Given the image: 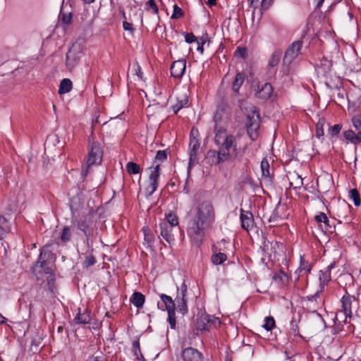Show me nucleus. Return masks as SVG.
<instances>
[{"label":"nucleus","mask_w":361,"mask_h":361,"mask_svg":"<svg viewBox=\"0 0 361 361\" xmlns=\"http://www.w3.org/2000/svg\"><path fill=\"white\" fill-rule=\"evenodd\" d=\"M187 286L185 283L182 284L180 293H178L175 302V310L183 315L188 313V299L186 298Z\"/></svg>","instance_id":"obj_7"},{"label":"nucleus","mask_w":361,"mask_h":361,"mask_svg":"<svg viewBox=\"0 0 361 361\" xmlns=\"http://www.w3.org/2000/svg\"><path fill=\"white\" fill-rule=\"evenodd\" d=\"M352 315H347L343 310H338L334 318L335 323L341 324L342 323H347L348 319H350Z\"/></svg>","instance_id":"obj_33"},{"label":"nucleus","mask_w":361,"mask_h":361,"mask_svg":"<svg viewBox=\"0 0 361 361\" xmlns=\"http://www.w3.org/2000/svg\"><path fill=\"white\" fill-rule=\"evenodd\" d=\"M132 350L136 359L140 360L143 358V355H142L140 350V342L138 340H135L133 342Z\"/></svg>","instance_id":"obj_43"},{"label":"nucleus","mask_w":361,"mask_h":361,"mask_svg":"<svg viewBox=\"0 0 361 361\" xmlns=\"http://www.w3.org/2000/svg\"><path fill=\"white\" fill-rule=\"evenodd\" d=\"M221 120V114L219 112H216L214 116V121L215 122V127L216 126V125L218 126H221L219 122Z\"/></svg>","instance_id":"obj_62"},{"label":"nucleus","mask_w":361,"mask_h":361,"mask_svg":"<svg viewBox=\"0 0 361 361\" xmlns=\"http://www.w3.org/2000/svg\"><path fill=\"white\" fill-rule=\"evenodd\" d=\"M88 149L86 163L82 166L81 175L82 177L87 175L91 166L100 164L103 157L104 152L101 144L92 141L90 137L89 138Z\"/></svg>","instance_id":"obj_3"},{"label":"nucleus","mask_w":361,"mask_h":361,"mask_svg":"<svg viewBox=\"0 0 361 361\" xmlns=\"http://www.w3.org/2000/svg\"><path fill=\"white\" fill-rule=\"evenodd\" d=\"M183 16V12L182 11V9L177 4H174L173 12L171 16V18L178 19V18H180V17H182Z\"/></svg>","instance_id":"obj_51"},{"label":"nucleus","mask_w":361,"mask_h":361,"mask_svg":"<svg viewBox=\"0 0 361 361\" xmlns=\"http://www.w3.org/2000/svg\"><path fill=\"white\" fill-rule=\"evenodd\" d=\"M123 27L125 30H128V31L130 32L131 33H133L134 31L133 24L130 23H128L127 21L123 22Z\"/></svg>","instance_id":"obj_59"},{"label":"nucleus","mask_w":361,"mask_h":361,"mask_svg":"<svg viewBox=\"0 0 361 361\" xmlns=\"http://www.w3.org/2000/svg\"><path fill=\"white\" fill-rule=\"evenodd\" d=\"M85 236V243L89 248H92L94 243V228L83 232Z\"/></svg>","instance_id":"obj_45"},{"label":"nucleus","mask_w":361,"mask_h":361,"mask_svg":"<svg viewBox=\"0 0 361 361\" xmlns=\"http://www.w3.org/2000/svg\"><path fill=\"white\" fill-rule=\"evenodd\" d=\"M188 106V98L186 94L177 97L176 103L172 106V109L176 114L181 109Z\"/></svg>","instance_id":"obj_22"},{"label":"nucleus","mask_w":361,"mask_h":361,"mask_svg":"<svg viewBox=\"0 0 361 361\" xmlns=\"http://www.w3.org/2000/svg\"><path fill=\"white\" fill-rule=\"evenodd\" d=\"M11 231V226L8 220L3 216H0V242L3 245L4 238Z\"/></svg>","instance_id":"obj_23"},{"label":"nucleus","mask_w":361,"mask_h":361,"mask_svg":"<svg viewBox=\"0 0 361 361\" xmlns=\"http://www.w3.org/2000/svg\"><path fill=\"white\" fill-rule=\"evenodd\" d=\"M167 158V154L165 150H159L157 152L156 157H155V161H164Z\"/></svg>","instance_id":"obj_54"},{"label":"nucleus","mask_w":361,"mask_h":361,"mask_svg":"<svg viewBox=\"0 0 361 361\" xmlns=\"http://www.w3.org/2000/svg\"><path fill=\"white\" fill-rule=\"evenodd\" d=\"M93 224L94 221L91 216H85L80 218V219L77 221L76 226L78 230L81 231L83 233L94 228Z\"/></svg>","instance_id":"obj_19"},{"label":"nucleus","mask_w":361,"mask_h":361,"mask_svg":"<svg viewBox=\"0 0 361 361\" xmlns=\"http://www.w3.org/2000/svg\"><path fill=\"white\" fill-rule=\"evenodd\" d=\"M160 166L156 164L155 166L150 168V173L149 176V183L147 186V191L149 195H152L157 189L159 183L158 180L160 176Z\"/></svg>","instance_id":"obj_9"},{"label":"nucleus","mask_w":361,"mask_h":361,"mask_svg":"<svg viewBox=\"0 0 361 361\" xmlns=\"http://www.w3.org/2000/svg\"><path fill=\"white\" fill-rule=\"evenodd\" d=\"M312 270V264L309 263L307 261H305L303 257H300V264L298 269L296 271L298 272L304 271L305 274H308L310 273Z\"/></svg>","instance_id":"obj_36"},{"label":"nucleus","mask_w":361,"mask_h":361,"mask_svg":"<svg viewBox=\"0 0 361 361\" xmlns=\"http://www.w3.org/2000/svg\"><path fill=\"white\" fill-rule=\"evenodd\" d=\"M145 10L154 14H158L159 8L155 0H149L145 4Z\"/></svg>","instance_id":"obj_46"},{"label":"nucleus","mask_w":361,"mask_h":361,"mask_svg":"<svg viewBox=\"0 0 361 361\" xmlns=\"http://www.w3.org/2000/svg\"><path fill=\"white\" fill-rule=\"evenodd\" d=\"M267 331H271L275 327V320L273 317H267L264 319L262 326Z\"/></svg>","instance_id":"obj_48"},{"label":"nucleus","mask_w":361,"mask_h":361,"mask_svg":"<svg viewBox=\"0 0 361 361\" xmlns=\"http://www.w3.org/2000/svg\"><path fill=\"white\" fill-rule=\"evenodd\" d=\"M245 74L243 72H238L232 82V90L238 94L240 87L244 83Z\"/></svg>","instance_id":"obj_21"},{"label":"nucleus","mask_w":361,"mask_h":361,"mask_svg":"<svg viewBox=\"0 0 361 361\" xmlns=\"http://www.w3.org/2000/svg\"><path fill=\"white\" fill-rule=\"evenodd\" d=\"M186 61L180 59L173 62L171 66V74L173 77L180 78L185 71Z\"/></svg>","instance_id":"obj_13"},{"label":"nucleus","mask_w":361,"mask_h":361,"mask_svg":"<svg viewBox=\"0 0 361 361\" xmlns=\"http://www.w3.org/2000/svg\"><path fill=\"white\" fill-rule=\"evenodd\" d=\"M159 226L161 229V235L163 238L169 243L174 241L175 238L173 231L178 228L171 226H168L166 224L161 223L159 224Z\"/></svg>","instance_id":"obj_18"},{"label":"nucleus","mask_w":361,"mask_h":361,"mask_svg":"<svg viewBox=\"0 0 361 361\" xmlns=\"http://www.w3.org/2000/svg\"><path fill=\"white\" fill-rule=\"evenodd\" d=\"M247 134L252 140H255L259 135L258 130L260 126V116L255 109L247 116Z\"/></svg>","instance_id":"obj_4"},{"label":"nucleus","mask_w":361,"mask_h":361,"mask_svg":"<svg viewBox=\"0 0 361 361\" xmlns=\"http://www.w3.org/2000/svg\"><path fill=\"white\" fill-rule=\"evenodd\" d=\"M281 53L279 51L273 53L269 60V66L272 68L276 66L281 60Z\"/></svg>","instance_id":"obj_44"},{"label":"nucleus","mask_w":361,"mask_h":361,"mask_svg":"<svg viewBox=\"0 0 361 361\" xmlns=\"http://www.w3.org/2000/svg\"><path fill=\"white\" fill-rule=\"evenodd\" d=\"M185 40L187 43H192L197 40L196 37L192 33H187L185 35Z\"/></svg>","instance_id":"obj_56"},{"label":"nucleus","mask_w":361,"mask_h":361,"mask_svg":"<svg viewBox=\"0 0 361 361\" xmlns=\"http://www.w3.org/2000/svg\"><path fill=\"white\" fill-rule=\"evenodd\" d=\"M181 357L183 361H202V355L196 348L188 347L183 350Z\"/></svg>","instance_id":"obj_11"},{"label":"nucleus","mask_w":361,"mask_h":361,"mask_svg":"<svg viewBox=\"0 0 361 361\" xmlns=\"http://www.w3.org/2000/svg\"><path fill=\"white\" fill-rule=\"evenodd\" d=\"M215 219V212L210 201L199 203L192 211L188 224V233L198 245L205 235V230L211 226Z\"/></svg>","instance_id":"obj_1"},{"label":"nucleus","mask_w":361,"mask_h":361,"mask_svg":"<svg viewBox=\"0 0 361 361\" xmlns=\"http://www.w3.org/2000/svg\"><path fill=\"white\" fill-rule=\"evenodd\" d=\"M272 93V85L269 82H266L261 87V88H259V91L256 93V95L259 99L267 100L271 97Z\"/></svg>","instance_id":"obj_20"},{"label":"nucleus","mask_w":361,"mask_h":361,"mask_svg":"<svg viewBox=\"0 0 361 361\" xmlns=\"http://www.w3.org/2000/svg\"><path fill=\"white\" fill-rule=\"evenodd\" d=\"M214 134V142L218 146V150H209L207 152L208 157L212 158V163L219 165L235 159L238 154L236 137L227 133L224 126L216 125Z\"/></svg>","instance_id":"obj_2"},{"label":"nucleus","mask_w":361,"mask_h":361,"mask_svg":"<svg viewBox=\"0 0 361 361\" xmlns=\"http://www.w3.org/2000/svg\"><path fill=\"white\" fill-rule=\"evenodd\" d=\"M235 55L238 57L245 58L247 55V50L243 47H238L235 51Z\"/></svg>","instance_id":"obj_55"},{"label":"nucleus","mask_w":361,"mask_h":361,"mask_svg":"<svg viewBox=\"0 0 361 361\" xmlns=\"http://www.w3.org/2000/svg\"><path fill=\"white\" fill-rule=\"evenodd\" d=\"M47 286L50 290V292L55 295L56 293V279H55V274L53 271L51 274H47Z\"/></svg>","instance_id":"obj_34"},{"label":"nucleus","mask_w":361,"mask_h":361,"mask_svg":"<svg viewBox=\"0 0 361 361\" xmlns=\"http://www.w3.org/2000/svg\"><path fill=\"white\" fill-rule=\"evenodd\" d=\"M349 198L353 202L356 207L360 205L361 200L358 190L356 188L351 189L349 191Z\"/></svg>","instance_id":"obj_39"},{"label":"nucleus","mask_w":361,"mask_h":361,"mask_svg":"<svg viewBox=\"0 0 361 361\" xmlns=\"http://www.w3.org/2000/svg\"><path fill=\"white\" fill-rule=\"evenodd\" d=\"M93 249L90 248V253L85 257V259L83 262V267L85 268H89L90 267L93 266L96 263V259L92 254Z\"/></svg>","instance_id":"obj_42"},{"label":"nucleus","mask_w":361,"mask_h":361,"mask_svg":"<svg viewBox=\"0 0 361 361\" xmlns=\"http://www.w3.org/2000/svg\"><path fill=\"white\" fill-rule=\"evenodd\" d=\"M126 171H128V173L130 175L137 174L141 171L140 166L137 164L133 162V161L128 162L126 164Z\"/></svg>","instance_id":"obj_41"},{"label":"nucleus","mask_w":361,"mask_h":361,"mask_svg":"<svg viewBox=\"0 0 361 361\" xmlns=\"http://www.w3.org/2000/svg\"><path fill=\"white\" fill-rule=\"evenodd\" d=\"M168 322L171 328L174 329L176 324L175 311L168 312Z\"/></svg>","instance_id":"obj_53"},{"label":"nucleus","mask_w":361,"mask_h":361,"mask_svg":"<svg viewBox=\"0 0 361 361\" xmlns=\"http://www.w3.org/2000/svg\"><path fill=\"white\" fill-rule=\"evenodd\" d=\"M341 129H342V126L341 124H335L334 126L329 127V134L331 137L336 136L340 133Z\"/></svg>","instance_id":"obj_50"},{"label":"nucleus","mask_w":361,"mask_h":361,"mask_svg":"<svg viewBox=\"0 0 361 361\" xmlns=\"http://www.w3.org/2000/svg\"><path fill=\"white\" fill-rule=\"evenodd\" d=\"M314 219L318 223H324L325 230L329 231V228H331L329 224V221L327 216L324 213L320 212L319 214L315 216Z\"/></svg>","instance_id":"obj_40"},{"label":"nucleus","mask_w":361,"mask_h":361,"mask_svg":"<svg viewBox=\"0 0 361 361\" xmlns=\"http://www.w3.org/2000/svg\"><path fill=\"white\" fill-rule=\"evenodd\" d=\"M72 82L70 79H63L59 85V94H63L69 92L72 89Z\"/></svg>","instance_id":"obj_30"},{"label":"nucleus","mask_w":361,"mask_h":361,"mask_svg":"<svg viewBox=\"0 0 361 361\" xmlns=\"http://www.w3.org/2000/svg\"><path fill=\"white\" fill-rule=\"evenodd\" d=\"M130 302L137 308H142L145 302V296L140 292H135L131 295Z\"/></svg>","instance_id":"obj_24"},{"label":"nucleus","mask_w":361,"mask_h":361,"mask_svg":"<svg viewBox=\"0 0 361 361\" xmlns=\"http://www.w3.org/2000/svg\"><path fill=\"white\" fill-rule=\"evenodd\" d=\"M322 293V291L318 290L314 295L302 298L303 305L309 312H315L323 304L324 301L321 298Z\"/></svg>","instance_id":"obj_6"},{"label":"nucleus","mask_w":361,"mask_h":361,"mask_svg":"<svg viewBox=\"0 0 361 361\" xmlns=\"http://www.w3.org/2000/svg\"><path fill=\"white\" fill-rule=\"evenodd\" d=\"M274 0H262V8L264 10L268 9L272 4Z\"/></svg>","instance_id":"obj_60"},{"label":"nucleus","mask_w":361,"mask_h":361,"mask_svg":"<svg viewBox=\"0 0 361 361\" xmlns=\"http://www.w3.org/2000/svg\"><path fill=\"white\" fill-rule=\"evenodd\" d=\"M61 20L65 25H70L72 22V14L71 13H63L61 15Z\"/></svg>","instance_id":"obj_52"},{"label":"nucleus","mask_w":361,"mask_h":361,"mask_svg":"<svg viewBox=\"0 0 361 361\" xmlns=\"http://www.w3.org/2000/svg\"><path fill=\"white\" fill-rule=\"evenodd\" d=\"M273 279L276 283L281 285H286L289 281V276L282 270L276 272L273 276Z\"/></svg>","instance_id":"obj_27"},{"label":"nucleus","mask_w":361,"mask_h":361,"mask_svg":"<svg viewBox=\"0 0 361 361\" xmlns=\"http://www.w3.org/2000/svg\"><path fill=\"white\" fill-rule=\"evenodd\" d=\"M261 170L262 176L264 178H270V168L269 164L267 158H264L261 161Z\"/></svg>","instance_id":"obj_38"},{"label":"nucleus","mask_w":361,"mask_h":361,"mask_svg":"<svg viewBox=\"0 0 361 361\" xmlns=\"http://www.w3.org/2000/svg\"><path fill=\"white\" fill-rule=\"evenodd\" d=\"M240 221L242 228L247 231L254 226L253 215L250 211L240 209Z\"/></svg>","instance_id":"obj_14"},{"label":"nucleus","mask_w":361,"mask_h":361,"mask_svg":"<svg viewBox=\"0 0 361 361\" xmlns=\"http://www.w3.org/2000/svg\"><path fill=\"white\" fill-rule=\"evenodd\" d=\"M303 185L302 178L301 176L297 173H293L290 176V185L293 188V189H300Z\"/></svg>","instance_id":"obj_31"},{"label":"nucleus","mask_w":361,"mask_h":361,"mask_svg":"<svg viewBox=\"0 0 361 361\" xmlns=\"http://www.w3.org/2000/svg\"><path fill=\"white\" fill-rule=\"evenodd\" d=\"M87 361H106V360L104 358L102 353H99V355H94L89 357Z\"/></svg>","instance_id":"obj_57"},{"label":"nucleus","mask_w":361,"mask_h":361,"mask_svg":"<svg viewBox=\"0 0 361 361\" xmlns=\"http://www.w3.org/2000/svg\"><path fill=\"white\" fill-rule=\"evenodd\" d=\"M142 231H143L144 234H145V240L146 241H147L148 243H150L152 240V238L150 235V234L149 233V231H150L149 228H147V227H144L142 228Z\"/></svg>","instance_id":"obj_58"},{"label":"nucleus","mask_w":361,"mask_h":361,"mask_svg":"<svg viewBox=\"0 0 361 361\" xmlns=\"http://www.w3.org/2000/svg\"><path fill=\"white\" fill-rule=\"evenodd\" d=\"M336 263L334 262L331 263L325 269L321 270L319 273V290L324 292L325 287L328 285L329 281L331 280V269L335 267Z\"/></svg>","instance_id":"obj_10"},{"label":"nucleus","mask_w":361,"mask_h":361,"mask_svg":"<svg viewBox=\"0 0 361 361\" xmlns=\"http://www.w3.org/2000/svg\"><path fill=\"white\" fill-rule=\"evenodd\" d=\"M53 271L52 264L45 259V255L41 252L38 260L32 267V274L36 276L37 279H39L43 274L47 275Z\"/></svg>","instance_id":"obj_5"},{"label":"nucleus","mask_w":361,"mask_h":361,"mask_svg":"<svg viewBox=\"0 0 361 361\" xmlns=\"http://www.w3.org/2000/svg\"><path fill=\"white\" fill-rule=\"evenodd\" d=\"M302 42L301 41L293 42L286 49L283 58L285 63H291L300 54Z\"/></svg>","instance_id":"obj_8"},{"label":"nucleus","mask_w":361,"mask_h":361,"mask_svg":"<svg viewBox=\"0 0 361 361\" xmlns=\"http://www.w3.org/2000/svg\"><path fill=\"white\" fill-rule=\"evenodd\" d=\"M201 320L204 322V325L202 327V329H209L211 327V324H214L216 322L220 324L218 318H212L209 315H202Z\"/></svg>","instance_id":"obj_35"},{"label":"nucleus","mask_w":361,"mask_h":361,"mask_svg":"<svg viewBox=\"0 0 361 361\" xmlns=\"http://www.w3.org/2000/svg\"><path fill=\"white\" fill-rule=\"evenodd\" d=\"M350 213V206L345 202L339 204L336 207V215L338 218L339 223L348 221V215Z\"/></svg>","instance_id":"obj_16"},{"label":"nucleus","mask_w":361,"mask_h":361,"mask_svg":"<svg viewBox=\"0 0 361 361\" xmlns=\"http://www.w3.org/2000/svg\"><path fill=\"white\" fill-rule=\"evenodd\" d=\"M131 72L133 75L137 76L139 80H142L143 78L142 68L137 62H135L132 65Z\"/></svg>","instance_id":"obj_47"},{"label":"nucleus","mask_w":361,"mask_h":361,"mask_svg":"<svg viewBox=\"0 0 361 361\" xmlns=\"http://www.w3.org/2000/svg\"><path fill=\"white\" fill-rule=\"evenodd\" d=\"M200 140L194 137L192 134L190 135V140L189 144L190 149V160L189 167L192 166L197 159V151L200 148Z\"/></svg>","instance_id":"obj_12"},{"label":"nucleus","mask_w":361,"mask_h":361,"mask_svg":"<svg viewBox=\"0 0 361 361\" xmlns=\"http://www.w3.org/2000/svg\"><path fill=\"white\" fill-rule=\"evenodd\" d=\"M326 121L324 118H319L316 124V136L320 138L324 135V127L325 126Z\"/></svg>","instance_id":"obj_37"},{"label":"nucleus","mask_w":361,"mask_h":361,"mask_svg":"<svg viewBox=\"0 0 361 361\" xmlns=\"http://www.w3.org/2000/svg\"><path fill=\"white\" fill-rule=\"evenodd\" d=\"M352 123L354 128L358 130V132H361V116L355 115L352 118Z\"/></svg>","instance_id":"obj_49"},{"label":"nucleus","mask_w":361,"mask_h":361,"mask_svg":"<svg viewBox=\"0 0 361 361\" xmlns=\"http://www.w3.org/2000/svg\"><path fill=\"white\" fill-rule=\"evenodd\" d=\"M72 56H73V51H72V49H70L68 51L67 54H66V61H67V63H69V61H70V60H71Z\"/></svg>","instance_id":"obj_63"},{"label":"nucleus","mask_w":361,"mask_h":361,"mask_svg":"<svg viewBox=\"0 0 361 361\" xmlns=\"http://www.w3.org/2000/svg\"><path fill=\"white\" fill-rule=\"evenodd\" d=\"M354 301H355V297L346 292L341 300V308L340 310H343L347 315H352V304Z\"/></svg>","instance_id":"obj_17"},{"label":"nucleus","mask_w":361,"mask_h":361,"mask_svg":"<svg viewBox=\"0 0 361 361\" xmlns=\"http://www.w3.org/2000/svg\"><path fill=\"white\" fill-rule=\"evenodd\" d=\"M161 302H158V308L167 312L175 311V302L171 296L165 294L160 295Z\"/></svg>","instance_id":"obj_15"},{"label":"nucleus","mask_w":361,"mask_h":361,"mask_svg":"<svg viewBox=\"0 0 361 361\" xmlns=\"http://www.w3.org/2000/svg\"><path fill=\"white\" fill-rule=\"evenodd\" d=\"M91 321V317L87 310H85L82 313L80 310L75 317V322L76 324H89Z\"/></svg>","instance_id":"obj_29"},{"label":"nucleus","mask_w":361,"mask_h":361,"mask_svg":"<svg viewBox=\"0 0 361 361\" xmlns=\"http://www.w3.org/2000/svg\"><path fill=\"white\" fill-rule=\"evenodd\" d=\"M343 136L345 140L350 142L357 145L361 142V132H358L357 134L352 130H345L343 133Z\"/></svg>","instance_id":"obj_25"},{"label":"nucleus","mask_w":361,"mask_h":361,"mask_svg":"<svg viewBox=\"0 0 361 361\" xmlns=\"http://www.w3.org/2000/svg\"><path fill=\"white\" fill-rule=\"evenodd\" d=\"M72 237V231L70 226H66L63 228L61 235H60V240L62 243H66L69 242Z\"/></svg>","instance_id":"obj_32"},{"label":"nucleus","mask_w":361,"mask_h":361,"mask_svg":"<svg viewBox=\"0 0 361 361\" xmlns=\"http://www.w3.org/2000/svg\"><path fill=\"white\" fill-rule=\"evenodd\" d=\"M213 252H216L212 255L211 259L214 264L219 265L221 264L227 259V256L223 252H216L217 249L214 247H212Z\"/></svg>","instance_id":"obj_28"},{"label":"nucleus","mask_w":361,"mask_h":361,"mask_svg":"<svg viewBox=\"0 0 361 361\" xmlns=\"http://www.w3.org/2000/svg\"><path fill=\"white\" fill-rule=\"evenodd\" d=\"M161 224H166L168 226H171L179 229L178 227V216L173 213L166 214V218L160 222Z\"/></svg>","instance_id":"obj_26"},{"label":"nucleus","mask_w":361,"mask_h":361,"mask_svg":"<svg viewBox=\"0 0 361 361\" xmlns=\"http://www.w3.org/2000/svg\"><path fill=\"white\" fill-rule=\"evenodd\" d=\"M216 0H207V4L210 7L216 5Z\"/></svg>","instance_id":"obj_64"},{"label":"nucleus","mask_w":361,"mask_h":361,"mask_svg":"<svg viewBox=\"0 0 361 361\" xmlns=\"http://www.w3.org/2000/svg\"><path fill=\"white\" fill-rule=\"evenodd\" d=\"M291 331L293 332V334L295 336V335H298L299 334V327L298 326V324L295 322H292L291 324Z\"/></svg>","instance_id":"obj_61"}]
</instances>
